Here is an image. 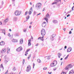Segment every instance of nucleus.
<instances>
[{
	"label": "nucleus",
	"instance_id": "15",
	"mask_svg": "<svg viewBox=\"0 0 74 74\" xmlns=\"http://www.w3.org/2000/svg\"><path fill=\"white\" fill-rule=\"evenodd\" d=\"M55 36H51V41H53V40H54L53 37H55V36H56V35H54Z\"/></svg>",
	"mask_w": 74,
	"mask_h": 74
},
{
	"label": "nucleus",
	"instance_id": "31",
	"mask_svg": "<svg viewBox=\"0 0 74 74\" xmlns=\"http://www.w3.org/2000/svg\"><path fill=\"white\" fill-rule=\"evenodd\" d=\"M1 67H2V68H3V69H4V67H3V64H1L0 65Z\"/></svg>",
	"mask_w": 74,
	"mask_h": 74
},
{
	"label": "nucleus",
	"instance_id": "62",
	"mask_svg": "<svg viewBox=\"0 0 74 74\" xmlns=\"http://www.w3.org/2000/svg\"><path fill=\"white\" fill-rule=\"evenodd\" d=\"M48 74H51L52 72H51V73L48 72Z\"/></svg>",
	"mask_w": 74,
	"mask_h": 74
},
{
	"label": "nucleus",
	"instance_id": "63",
	"mask_svg": "<svg viewBox=\"0 0 74 74\" xmlns=\"http://www.w3.org/2000/svg\"><path fill=\"white\" fill-rule=\"evenodd\" d=\"M62 63H63V62H61V66H62Z\"/></svg>",
	"mask_w": 74,
	"mask_h": 74
},
{
	"label": "nucleus",
	"instance_id": "37",
	"mask_svg": "<svg viewBox=\"0 0 74 74\" xmlns=\"http://www.w3.org/2000/svg\"><path fill=\"white\" fill-rule=\"evenodd\" d=\"M13 20L14 22H15V21H17V19H14Z\"/></svg>",
	"mask_w": 74,
	"mask_h": 74
},
{
	"label": "nucleus",
	"instance_id": "53",
	"mask_svg": "<svg viewBox=\"0 0 74 74\" xmlns=\"http://www.w3.org/2000/svg\"><path fill=\"white\" fill-rule=\"evenodd\" d=\"M55 35H56L55 34H53V35H52L51 36H55Z\"/></svg>",
	"mask_w": 74,
	"mask_h": 74
},
{
	"label": "nucleus",
	"instance_id": "10",
	"mask_svg": "<svg viewBox=\"0 0 74 74\" xmlns=\"http://www.w3.org/2000/svg\"><path fill=\"white\" fill-rule=\"evenodd\" d=\"M49 17H50L49 14L48 13H47L46 15V17L45 18V19H47V18H49Z\"/></svg>",
	"mask_w": 74,
	"mask_h": 74
},
{
	"label": "nucleus",
	"instance_id": "6",
	"mask_svg": "<svg viewBox=\"0 0 74 74\" xmlns=\"http://www.w3.org/2000/svg\"><path fill=\"white\" fill-rule=\"evenodd\" d=\"M23 49L22 47L20 46L16 49V51L17 52H20V51H22Z\"/></svg>",
	"mask_w": 74,
	"mask_h": 74
},
{
	"label": "nucleus",
	"instance_id": "35",
	"mask_svg": "<svg viewBox=\"0 0 74 74\" xmlns=\"http://www.w3.org/2000/svg\"><path fill=\"white\" fill-rule=\"evenodd\" d=\"M61 74H66V73L64 72H62Z\"/></svg>",
	"mask_w": 74,
	"mask_h": 74
},
{
	"label": "nucleus",
	"instance_id": "13",
	"mask_svg": "<svg viewBox=\"0 0 74 74\" xmlns=\"http://www.w3.org/2000/svg\"><path fill=\"white\" fill-rule=\"evenodd\" d=\"M69 74H74V70L73 69L71 70L69 72Z\"/></svg>",
	"mask_w": 74,
	"mask_h": 74
},
{
	"label": "nucleus",
	"instance_id": "47",
	"mask_svg": "<svg viewBox=\"0 0 74 74\" xmlns=\"http://www.w3.org/2000/svg\"><path fill=\"white\" fill-rule=\"evenodd\" d=\"M8 36H9V37H11V35H10V34L9 33L8 34Z\"/></svg>",
	"mask_w": 74,
	"mask_h": 74
},
{
	"label": "nucleus",
	"instance_id": "33",
	"mask_svg": "<svg viewBox=\"0 0 74 74\" xmlns=\"http://www.w3.org/2000/svg\"><path fill=\"white\" fill-rule=\"evenodd\" d=\"M45 20L48 23V19H45Z\"/></svg>",
	"mask_w": 74,
	"mask_h": 74
},
{
	"label": "nucleus",
	"instance_id": "18",
	"mask_svg": "<svg viewBox=\"0 0 74 74\" xmlns=\"http://www.w3.org/2000/svg\"><path fill=\"white\" fill-rule=\"evenodd\" d=\"M23 38H21L20 40V43L22 44L23 43Z\"/></svg>",
	"mask_w": 74,
	"mask_h": 74
},
{
	"label": "nucleus",
	"instance_id": "19",
	"mask_svg": "<svg viewBox=\"0 0 74 74\" xmlns=\"http://www.w3.org/2000/svg\"><path fill=\"white\" fill-rule=\"evenodd\" d=\"M53 22L54 23H58V21L56 20H53Z\"/></svg>",
	"mask_w": 74,
	"mask_h": 74
},
{
	"label": "nucleus",
	"instance_id": "59",
	"mask_svg": "<svg viewBox=\"0 0 74 74\" xmlns=\"http://www.w3.org/2000/svg\"><path fill=\"white\" fill-rule=\"evenodd\" d=\"M40 14H41V13H39V14H38L37 15V16H38V15H40Z\"/></svg>",
	"mask_w": 74,
	"mask_h": 74
},
{
	"label": "nucleus",
	"instance_id": "16",
	"mask_svg": "<svg viewBox=\"0 0 74 74\" xmlns=\"http://www.w3.org/2000/svg\"><path fill=\"white\" fill-rule=\"evenodd\" d=\"M5 44V42L4 41H2L0 43V45H4Z\"/></svg>",
	"mask_w": 74,
	"mask_h": 74
},
{
	"label": "nucleus",
	"instance_id": "40",
	"mask_svg": "<svg viewBox=\"0 0 74 74\" xmlns=\"http://www.w3.org/2000/svg\"><path fill=\"white\" fill-rule=\"evenodd\" d=\"M47 67H45V68H43V70H47Z\"/></svg>",
	"mask_w": 74,
	"mask_h": 74
},
{
	"label": "nucleus",
	"instance_id": "5",
	"mask_svg": "<svg viewBox=\"0 0 74 74\" xmlns=\"http://www.w3.org/2000/svg\"><path fill=\"white\" fill-rule=\"evenodd\" d=\"M59 1H60V3H61V0H55V2L53 3H51L52 5H53V4H57V3H58Z\"/></svg>",
	"mask_w": 74,
	"mask_h": 74
},
{
	"label": "nucleus",
	"instance_id": "42",
	"mask_svg": "<svg viewBox=\"0 0 74 74\" xmlns=\"http://www.w3.org/2000/svg\"><path fill=\"white\" fill-rule=\"evenodd\" d=\"M28 13V11H26L25 13V15H27V13Z\"/></svg>",
	"mask_w": 74,
	"mask_h": 74
},
{
	"label": "nucleus",
	"instance_id": "25",
	"mask_svg": "<svg viewBox=\"0 0 74 74\" xmlns=\"http://www.w3.org/2000/svg\"><path fill=\"white\" fill-rule=\"evenodd\" d=\"M1 31L3 33H4V35H5V30H2Z\"/></svg>",
	"mask_w": 74,
	"mask_h": 74
},
{
	"label": "nucleus",
	"instance_id": "41",
	"mask_svg": "<svg viewBox=\"0 0 74 74\" xmlns=\"http://www.w3.org/2000/svg\"><path fill=\"white\" fill-rule=\"evenodd\" d=\"M12 70L13 71H15V70H16V69H15V67H14V69H13Z\"/></svg>",
	"mask_w": 74,
	"mask_h": 74
},
{
	"label": "nucleus",
	"instance_id": "2",
	"mask_svg": "<svg viewBox=\"0 0 74 74\" xmlns=\"http://www.w3.org/2000/svg\"><path fill=\"white\" fill-rule=\"evenodd\" d=\"M21 11L16 10L14 12V14L16 16H18L21 14Z\"/></svg>",
	"mask_w": 74,
	"mask_h": 74
},
{
	"label": "nucleus",
	"instance_id": "43",
	"mask_svg": "<svg viewBox=\"0 0 74 74\" xmlns=\"http://www.w3.org/2000/svg\"><path fill=\"white\" fill-rule=\"evenodd\" d=\"M33 69H34V66H35V64H34V63H33Z\"/></svg>",
	"mask_w": 74,
	"mask_h": 74
},
{
	"label": "nucleus",
	"instance_id": "7",
	"mask_svg": "<svg viewBox=\"0 0 74 74\" xmlns=\"http://www.w3.org/2000/svg\"><path fill=\"white\" fill-rule=\"evenodd\" d=\"M30 70H31V66L30 65H28L27 67L26 71L27 72H29V71H30Z\"/></svg>",
	"mask_w": 74,
	"mask_h": 74
},
{
	"label": "nucleus",
	"instance_id": "27",
	"mask_svg": "<svg viewBox=\"0 0 74 74\" xmlns=\"http://www.w3.org/2000/svg\"><path fill=\"white\" fill-rule=\"evenodd\" d=\"M41 38H44V36L38 38V40H40V39L41 40Z\"/></svg>",
	"mask_w": 74,
	"mask_h": 74
},
{
	"label": "nucleus",
	"instance_id": "34",
	"mask_svg": "<svg viewBox=\"0 0 74 74\" xmlns=\"http://www.w3.org/2000/svg\"><path fill=\"white\" fill-rule=\"evenodd\" d=\"M50 58H51V56H48V58H47V59H49Z\"/></svg>",
	"mask_w": 74,
	"mask_h": 74
},
{
	"label": "nucleus",
	"instance_id": "39",
	"mask_svg": "<svg viewBox=\"0 0 74 74\" xmlns=\"http://www.w3.org/2000/svg\"><path fill=\"white\" fill-rule=\"evenodd\" d=\"M30 49H27V50L26 51V52H29V51H30Z\"/></svg>",
	"mask_w": 74,
	"mask_h": 74
},
{
	"label": "nucleus",
	"instance_id": "58",
	"mask_svg": "<svg viewBox=\"0 0 74 74\" xmlns=\"http://www.w3.org/2000/svg\"><path fill=\"white\" fill-rule=\"evenodd\" d=\"M44 10H45V8H44L43 9L42 11H44Z\"/></svg>",
	"mask_w": 74,
	"mask_h": 74
},
{
	"label": "nucleus",
	"instance_id": "3",
	"mask_svg": "<svg viewBox=\"0 0 74 74\" xmlns=\"http://www.w3.org/2000/svg\"><path fill=\"white\" fill-rule=\"evenodd\" d=\"M41 34L42 36H44L45 34V30L43 29L41 30Z\"/></svg>",
	"mask_w": 74,
	"mask_h": 74
},
{
	"label": "nucleus",
	"instance_id": "32",
	"mask_svg": "<svg viewBox=\"0 0 74 74\" xmlns=\"http://www.w3.org/2000/svg\"><path fill=\"white\" fill-rule=\"evenodd\" d=\"M26 19H29L30 18V16H28L26 17Z\"/></svg>",
	"mask_w": 74,
	"mask_h": 74
},
{
	"label": "nucleus",
	"instance_id": "11",
	"mask_svg": "<svg viewBox=\"0 0 74 74\" xmlns=\"http://www.w3.org/2000/svg\"><path fill=\"white\" fill-rule=\"evenodd\" d=\"M67 66L69 69H71V68H72V67H73V65L71 64H69Z\"/></svg>",
	"mask_w": 74,
	"mask_h": 74
},
{
	"label": "nucleus",
	"instance_id": "36",
	"mask_svg": "<svg viewBox=\"0 0 74 74\" xmlns=\"http://www.w3.org/2000/svg\"><path fill=\"white\" fill-rule=\"evenodd\" d=\"M25 59H23V64H24V63H25Z\"/></svg>",
	"mask_w": 74,
	"mask_h": 74
},
{
	"label": "nucleus",
	"instance_id": "4",
	"mask_svg": "<svg viewBox=\"0 0 74 74\" xmlns=\"http://www.w3.org/2000/svg\"><path fill=\"white\" fill-rule=\"evenodd\" d=\"M57 64V61H54L53 62V63H51V67H54Z\"/></svg>",
	"mask_w": 74,
	"mask_h": 74
},
{
	"label": "nucleus",
	"instance_id": "46",
	"mask_svg": "<svg viewBox=\"0 0 74 74\" xmlns=\"http://www.w3.org/2000/svg\"><path fill=\"white\" fill-rule=\"evenodd\" d=\"M8 71L7 70V72L5 73V74H7V73H8Z\"/></svg>",
	"mask_w": 74,
	"mask_h": 74
},
{
	"label": "nucleus",
	"instance_id": "23",
	"mask_svg": "<svg viewBox=\"0 0 74 74\" xmlns=\"http://www.w3.org/2000/svg\"><path fill=\"white\" fill-rule=\"evenodd\" d=\"M8 19H6L4 21L5 23H7V22H8Z\"/></svg>",
	"mask_w": 74,
	"mask_h": 74
},
{
	"label": "nucleus",
	"instance_id": "26",
	"mask_svg": "<svg viewBox=\"0 0 74 74\" xmlns=\"http://www.w3.org/2000/svg\"><path fill=\"white\" fill-rule=\"evenodd\" d=\"M5 60H6L7 62H8V61L9 60V58H6Z\"/></svg>",
	"mask_w": 74,
	"mask_h": 74
},
{
	"label": "nucleus",
	"instance_id": "1",
	"mask_svg": "<svg viewBox=\"0 0 74 74\" xmlns=\"http://www.w3.org/2000/svg\"><path fill=\"white\" fill-rule=\"evenodd\" d=\"M42 6V4L40 3H39L36 4L35 6V8L36 10H40V9Z\"/></svg>",
	"mask_w": 74,
	"mask_h": 74
},
{
	"label": "nucleus",
	"instance_id": "61",
	"mask_svg": "<svg viewBox=\"0 0 74 74\" xmlns=\"http://www.w3.org/2000/svg\"><path fill=\"white\" fill-rule=\"evenodd\" d=\"M9 30L10 32H11V29H10Z\"/></svg>",
	"mask_w": 74,
	"mask_h": 74
},
{
	"label": "nucleus",
	"instance_id": "30",
	"mask_svg": "<svg viewBox=\"0 0 74 74\" xmlns=\"http://www.w3.org/2000/svg\"><path fill=\"white\" fill-rule=\"evenodd\" d=\"M14 41H13V40H12V42H18L17 40H16L14 39Z\"/></svg>",
	"mask_w": 74,
	"mask_h": 74
},
{
	"label": "nucleus",
	"instance_id": "44",
	"mask_svg": "<svg viewBox=\"0 0 74 74\" xmlns=\"http://www.w3.org/2000/svg\"><path fill=\"white\" fill-rule=\"evenodd\" d=\"M71 33H72V32H71V31H69V34H71Z\"/></svg>",
	"mask_w": 74,
	"mask_h": 74
},
{
	"label": "nucleus",
	"instance_id": "28",
	"mask_svg": "<svg viewBox=\"0 0 74 74\" xmlns=\"http://www.w3.org/2000/svg\"><path fill=\"white\" fill-rule=\"evenodd\" d=\"M23 32H24L25 33H26V32H27V31L26 30V29H24L23 30Z\"/></svg>",
	"mask_w": 74,
	"mask_h": 74
},
{
	"label": "nucleus",
	"instance_id": "54",
	"mask_svg": "<svg viewBox=\"0 0 74 74\" xmlns=\"http://www.w3.org/2000/svg\"><path fill=\"white\" fill-rule=\"evenodd\" d=\"M70 15V14H69L68 15H67V17H69V16Z\"/></svg>",
	"mask_w": 74,
	"mask_h": 74
},
{
	"label": "nucleus",
	"instance_id": "64",
	"mask_svg": "<svg viewBox=\"0 0 74 74\" xmlns=\"http://www.w3.org/2000/svg\"><path fill=\"white\" fill-rule=\"evenodd\" d=\"M44 45V44L42 43V46H43Z\"/></svg>",
	"mask_w": 74,
	"mask_h": 74
},
{
	"label": "nucleus",
	"instance_id": "20",
	"mask_svg": "<svg viewBox=\"0 0 74 74\" xmlns=\"http://www.w3.org/2000/svg\"><path fill=\"white\" fill-rule=\"evenodd\" d=\"M65 69L66 70H69V68L68 66H66V67L65 68Z\"/></svg>",
	"mask_w": 74,
	"mask_h": 74
},
{
	"label": "nucleus",
	"instance_id": "50",
	"mask_svg": "<svg viewBox=\"0 0 74 74\" xmlns=\"http://www.w3.org/2000/svg\"><path fill=\"white\" fill-rule=\"evenodd\" d=\"M67 58H68V57H66V58H65L64 59L66 60V59H67Z\"/></svg>",
	"mask_w": 74,
	"mask_h": 74
},
{
	"label": "nucleus",
	"instance_id": "48",
	"mask_svg": "<svg viewBox=\"0 0 74 74\" xmlns=\"http://www.w3.org/2000/svg\"><path fill=\"white\" fill-rule=\"evenodd\" d=\"M36 13H37V12H36L34 11V15H36Z\"/></svg>",
	"mask_w": 74,
	"mask_h": 74
},
{
	"label": "nucleus",
	"instance_id": "56",
	"mask_svg": "<svg viewBox=\"0 0 74 74\" xmlns=\"http://www.w3.org/2000/svg\"><path fill=\"white\" fill-rule=\"evenodd\" d=\"M65 49H66L67 48V46H65L64 47Z\"/></svg>",
	"mask_w": 74,
	"mask_h": 74
},
{
	"label": "nucleus",
	"instance_id": "49",
	"mask_svg": "<svg viewBox=\"0 0 74 74\" xmlns=\"http://www.w3.org/2000/svg\"><path fill=\"white\" fill-rule=\"evenodd\" d=\"M38 43H37L35 45V46H38Z\"/></svg>",
	"mask_w": 74,
	"mask_h": 74
},
{
	"label": "nucleus",
	"instance_id": "12",
	"mask_svg": "<svg viewBox=\"0 0 74 74\" xmlns=\"http://www.w3.org/2000/svg\"><path fill=\"white\" fill-rule=\"evenodd\" d=\"M71 50H72V49L71 47H69L68 49H67V52H71Z\"/></svg>",
	"mask_w": 74,
	"mask_h": 74
},
{
	"label": "nucleus",
	"instance_id": "55",
	"mask_svg": "<svg viewBox=\"0 0 74 74\" xmlns=\"http://www.w3.org/2000/svg\"><path fill=\"white\" fill-rule=\"evenodd\" d=\"M63 29L64 30V32H65V31L66 30V28H64V29Z\"/></svg>",
	"mask_w": 74,
	"mask_h": 74
},
{
	"label": "nucleus",
	"instance_id": "21",
	"mask_svg": "<svg viewBox=\"0 0 74 74\" xmlns=\"http://www.w3.org/2000/svg\"><path fill=\"white\" fill-rule=\"evenodd\" d=\"M58 56L59 58H60V56H62V53H58Z\"/></svg>",
	"mask_w": 74,
	"mask_h": 74
},
{
	"label": "nucleus",
	"instance_id": "51",
	"mask_svg": "<svg viewBox=\"0 0 74 74\" xmlns=\"http://www.w3.org/2000/svg\"><path fill=\"white\" fill-rule=\"evenodd\" d=\"M31 39H32V40H33V36H31Z\"/></svg>",
	"mask_w": 74,
	"mask_h": 74
},
{
	"label": "nucleus",
	"instance_id": "57",
	"mask_svg": "<svg viewBox=\"0 0 74 74\" xmlns=\"http://www.w3.org/2000/svg\"><path fill=\"white\" fill-rule=\"evenodd\" d=\"M2 5L4 4V2L3 1H2Z\"/></svg>",
	"mask_w": 74,
	"mask_h": 74
},
{
	"label": "nucleus",
	"instance_id": "29",
	"mask_svg": "<svg viewBox=\"0 0 74 74\" xmlns=\"http://www.w3.org/2000/svg\"><path fill=\"white\" fill-rule=\"evenodd\" d=\"M30 57H31V54H30L27 58V59L28 60L30 59Z\"/></svg>",
	"mask_w": 74,
	"mask_h": 74
},
{
	"label": "nucleus",
	"instance_id": "52",
	"mask_svg": "<svg viewBox=\"0 0 74 74\" xmlns=\"http://www.w3.org/2000/svg\"><path fill=\"white\" fill-rule=\"evenodd\" d=\"M28 19H26V21H24V22H26V21H28Z\"/></svg>",
	"mask_w": 74,
	"mask_h": 74
},
{
	"label": "nucleus",
	"instance_id": "9",
	"mask_svg": "<svg viewBox=\"0 0 74 74\" xmlns=\"http://www.w3.org/2000/svg\"><path fill=\"white\" fill-rule=\"evenodd\" d=\"M7 51V49H2V50H1V52L2 53H4Z\"/></svg>",
	"mask_w": 74,
	"mask_h": 74
},
{
	"label": "nucleus",
	"instance_id": "22",
	"mask_svg": "<svg viewBox=\"0 0 74 74\" xmlns=\"http://www.w3.org/2000/svg\"><path fill=\"white\" fill-rule=\"evenodd\" d=\"M10 48L8 47V51L7 52V53H9V52H10Z\"/></svg>",
	"mask_w": 74,
	"mask_h": 74
},
{
	"label": "nucleus",
	"instance_id": "38",
	"mask_svg": "<svg viewBox=\"0 0 74 74\" xmlns=\"http://www.w3.org/2000/svg\"><path fill=\"white\" fill-rule=\"evenodd\" d=\"M14 35L15 37H16V36H18V34H14Z\"/></svg>",
	"mask_w": 74,
	"mask_h": 74
},
{
	"label": "nucleus",
	"instance_id": "45",
	"mask_svg": "<svg viewBox=\"0 0 74 74\" xmlns=\"http://www.w3.org/2000/svg\"><path fill=\"white\" fill-rule=\"evenodd\" d=\"M43 38H41V39H40L41 41H44V39H43Z\"/></svg>",
	"mask_w": 74,
	"mask_h": 74
},
{
	"label": "nucleus",
	"instance_id": "60",
	"mask_svg": "<svg viewBox=\"0 0 74 74\" xmlns=\"http://www.w3.org/2000/svg\"><path fill=\"white\" fill-rule=\"evenodd\" d=\"M2 23L1 22H0V25H2Z\"/></svg>",
	"mask_w": 74,
	"mask_h": 74
},
{
	"label": "nucleus",
	"instance_id": "8",
	"mask_svg": "<svg viewBox=\"0 0 74 74\" xmlns=\"http://www.w3.org/2000/svg\"><path fill=\"white\" fill-rule=\"evenodd\" d=\"M46 25H47V23L45 21L43 22L42 25V26L43 27H45L46 26Z\"/></svg>",
	"mask_w": 74,
	"mask_h": 74
},
{
	"label": "nucleus",
	"instance_id": "14",
	"mask_svg": "<svg viewBox=\"0 0 74 74\" xmlns=\"http://www.w3.org/2000/svg\"><path fill=\"white\" fill-rule=\"evenodd\" d=\"M32 8H31L30 9L29 12V15H31L32 14Z\"/></svg>",
	"mask_w": 74,
	"mask_h": 74
},
{
	"label": "nucleus",
	"instance_id": "17",
	"mask_svg": "<svg viewBox=\"0 0 74 74\" xmlns=\"http://www.w3.org/2000/svg\"><path fill=\"white\" fill-rule=\"evenodd\" d=\"M31 41V39H29L28 40V45L29 46H30L31 45V43L30 42Z\"/></svg>",
	"mask_w": 74,
	"mask_h": 74
},
{
	"label": "nucleus",
	"instance_id": "24",
	"mask_svg": "<svg viewBox=\"0 0 74 74\" xmlns=\"http://www.w3.org/2000/svg\"><path fill=\"white\" fill-rule=\"evenodd\" d=\"M37 61L38 63H41V61L39 59H38L37 60Z\"/></svg>",
	"mask_w": 74,
	"mask_h": 74
}]
</instances>
